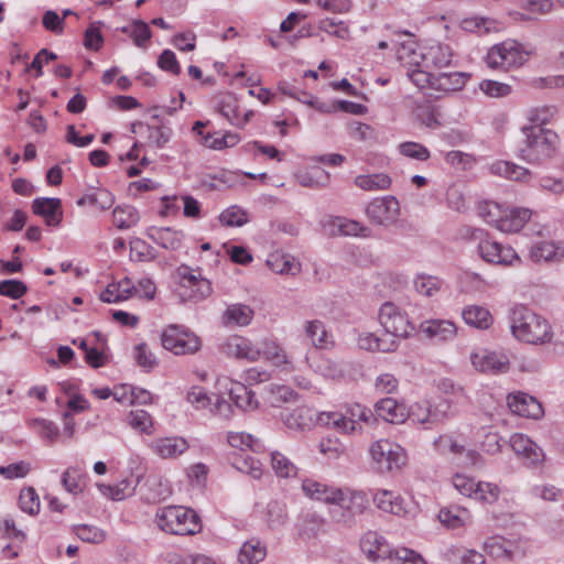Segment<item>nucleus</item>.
<instances>
[{
	"label": "nucleus",
	"instance_id": "f257e3e1",
	"mask_svg": "<svg viewBox=\"0 0 564 564\" xmlns=\"http://www.w3.org/2000/svg\"><path fill=\"white\" fill-rule=\"evenodd\" d=\"M512 335L531 345L550 343L553 337L550 323L524 305H516L509 314Z\"/></svg>",
	"mask_w": 564,
	"mask_h": 564
},
{
	"label": "nucleus",
	"instance_id": "f03ea898",
	"mask_svg": "<svg viewBox=\"0 0 564 564\" xmlns=\"http://www.w3.org/2000/svg\"><path fill=\"white\" fill-rule=\"evenodd\" d=\"M525 140L520 147V156L533 164H541L551 160L558 144V135L543 127H527L523 128Z\"/></svg>",
	"mask_w": 564,
	"mask_h": 564
},
{
	"label": "nucleus",
	"instance_id": "7ed1b4c3",
	"mask_svg": "<svg viewBox=\"0 0 564 564\" xmlns=\"http://www.w3.org/2000/svg\"><path fill=\"white\" fill-rule=\"evenodd\" d=\"M336 500L329 509V517L338 525L352 528L368 508V496L365 491L349 488H340L336 490Z\"/></svg>",
	"mask_w": 564,
	"mask_h": 564
},
{
	"label": "nucleus",
	"instance_id": "20e7f679",
	"mask_svg": "<svg viewBox=\"0 0 564 564\" xmlns=\"http://www.w3.org/2000/svg\"><path fill=\"white\" fill-rule=\"evenodd\" d=\"M158 527L175 535H192L200 531V520L193 509L169 506L156 511Z\"/></svg>",
	"mask_w": 564,
	"mask_h": 564
},
{
	"label": "nucleus",
	"instance_id": "39448f33",
	"mask_svg": "<svg viewBox=\"0 0 564 564\" xmlns=\"http://www.w3.org/2000/svg\"><path fill=\"white\" fill-rule=\"evenodd\" d=\"M162 346L176 356L192 355L200 349V339L183 325L171 324L161 335Z\"/></svg>",
	"mask_w": 564,
	"mask_h": 564
},
{
	"label": "nucleus",
	"instance_id": "423d86ee",
	"mask_svg": "<svg viewBox=\"0 0 564 564\" xmlns=\"http://www.w3.org/2000/svg\"><path fill=\"white\" fill-rule=\"evenodd\" d=\"M529 53L514 40H507L489 48L486 64L491 69H508L522 65Z\"/></svg>",
	"mask_w": 564,
	"mask_h": 564
},
{
	"label": "nucleus",
	"instance_id": "0eeeda50",
	"mask_svg": "<svg viewBox=\"0 0 564 564\" xmlns=\"http://www.w3.org/2000/svg\"><path fill=\"white\" fill-rule=\"evenodd\" d=\"M318 420L321 423L336 427L345 433L356 432L360 427V422L370 424L376 421L372 411L360 404H355L347 409L346 414L338 412L322 413Z\"/></svg>",
	"mask_w": 564,
	"mask_h": 564
},
{
	"label": "nucleus",
	"instance_id": "6e6552de",
	"mask_svg": "<svg viewBox=\"0 0 564 564\" xmlns=\"http://www.w3.org/2000/svg\"><path fill=\"white\" fill-rule=\"evenodd\" d=\"M370 455L381 473L399 470L406 464L405 451L388 440H379L370 446Z\"/></svg>",
	"mask_w": 564,
	"mask_h": 564
},
{
	"label": "nucleus",
	"instance_id": "1a4fd4ad",
	"mask_svg": "<svg viewBox=\"0 0 564 564\" xmlns=\"http://www.w3.org/2000/svg\"><path fill=\"white\" fill-rule=\"evenodd\" d=\"M379 322L384 332L393 337L408 338L415 329L408 314L392 302L381 305Z\"/></svg>",
	"mask_w": 564,
	"mask_h": 564
},
{
	"label": "nucleus",
	"instance_id": "9d476101",
	"mask_svg": "<svg viewBox=\"0 0 564 564\" xmlns=\"http://www.w3.org/2000/svg\"><path fill=\"white\" fill-rule=\"evenodd\" d=\"M177 275L181 279V286L189 292L184 294L195 302L202 301L212 294V283L200 274V269H193L187 264L177 268Z\"/></svg>",
	"mask_w": 564,
	"mask_h": 564
},
{
	"label": "nucleus",
	"instance_id": "9b49d317",
	"mask_svg": "<svg viewBox=\"0 0 564 564\" xmlns=\"http://www.w3.org/2000/svg\"><path fill=\"white\" fill-rule=\"evenodd\" d=\"M365 213L372 223L388 227L398 220L400 204L394 196L379 197L367 205Z\"/></svg>",
	"mask_w": 564,
	"mask_h": 564
},
{
	"label": "nucleus",
	"instance_id": "f8f14e48",
	"mask_svg": "<svg viewBox=\"0 0 564 564\" xmlns=\"http://www.w3.org/2000/svg\"><path fill=\"white\" fill-rule=\"evenodd\" d=\"M478 232L480 234L478 252L486 262L492 264L510 265L513 261H519L518 254L511 247L503 246L488 237L482 238L481 230H478Z\"/></svg>",
	"mask_w": 564,
	"mask_h": 564
},
{
	"label": "nucleus",
	"instance_id": "ddd939ff",
	"mask_svg": "<svg viewBox=\"0 0 564 564\" xmlns=\"http://www.w3.org/2000/svg\"><path fill=\"white\" fill-rule=\"evenodd\" d=\"M507 404L510 411L519 416L539 420L544 414L540 401L525 392L509 393Z\"/></svg>",
	"mask_w": 564,
	"mask_h": 564
},
{
	"label": "nucleus",
	"instance_id": "4468645a",
	"mask_svg": "<svg viewBox=\"0 0 564 564\" xmlns=\"http://www.w3.org/2000/svg\"><path fill=\"white\" fill-rule=\"evenodd\" d=\"M474 368L480 372L503 373L509 370V358L505 354L478 350L470 356Z\"/></svg>",
	"mask_w": 564,
	"mask_h": 564
},
{
	"label": "nucleus",
	"instance_id": "2eb2a0df",
	"mask_svg": "<svg viewBox=\"0 0 564 564\" xmlns=\"http://www.w3.org/2000/svg\"><path fill=\"white\" fill-rule=\"evenodd\" d=\"M151 452L162 459H174L184 454L188 448V442L181 436L159 437L148 444Z\"/></svg>",
	"mask_w": 564,
	"mask_h": 564
},
{
	"label": "nucleus",
	"instance_id": "dca6fc26",
	"mask_svg": "<svg viewBox=\"0 0 564 564\" xmlns=\"http://www.w3.org/2000/svg\"><path fill=\"white\" fill-rule=\"evenodd\" d=\"M360 549L371 562L388 560L392 550L386 539L376 531H368L362 535Z\"/></svg>",
	"mask_w": 564,
	"mask_h": 564
},
{
	"label": "nucleus",
	"instance_id": "f3484780",
	"mask_svg": "<svg viewBox=\"0 0 564 564\" xmlns=\"http://www.w3.org/2000/svg\"><path fill=\"white\" fill-rule=\"evenodd\" d=\"M32 212L44 218L50 227H57L63 219L62 202L54 197H37L32 203Z\"/></svg>",
	"mask_w": 564,
	"mask_h": 564
},
{
	"label": "nucleus",
	"instance_id": "a211bd4d",
	"mask_svg": "<svg viewBox=\"0 0 564 564\" xmlns=\"http://www.w3.org/2000/svg\"><path fill=\"white\" fill-rule=\"evenodd\" d=\"M434 446L436 451L443 455L452 454L454 456H459L465 454L466 462L464 465L475 467L480 460V455L473 449L466 451L464 445L458 444L451 435L444 434L438 436L434 441Z\"/></svg>",
	"mask_w": 564,
	"mask_h": 564
},
{
	"label": "nucleus",
	"instance_id": "6ab92c4d",
	"mask_svg": "<svg viewBox=\"0 0 564 564\" xmlns=\"http://www.w3.org/2000/svg\"><path fill=\"white\" fill-rule=\"evenodd\" d=\"M147 236L166 250H178L182 246L184 234L181 230H175L171 227H149Z\"/></svg>",
	"mask_w": 564,
	"mask_h": 564
},
{
	"label": "nucleus",
	"instance_id": "aec40b11",
	"mask_svg": "<svg viewBox=\"0 0 564 564\" xmlns=\"http://www.w3.org/2000/svg\"><path fill=\"white\" fill-rule=\"evenodd\" d=\"M224 351L228 356L249 361H256L260 358L259 347H254L249 339L240 336L228 338L224 345Z\"/></svg>",
	"mask_w": 564,
	"mask_h": 564
},
{
	"label": "nucleus",
	"instance_id": "412c9836",
	"mask_svg": "<svg viewBox=\"0 0 564 564\" xmlns=\"http://www.w3.org/2000/svg\"><path fill=\"white\" fill-rule=\"evenodd\" d=\"M420 329L427 338L436 341L451 340L456 335L455 324L446 319H431L422 322Z\"/></svg>",
	"mask_w": 564,
	"mask_h": 564
},
{
	"label": "nucleus",
	"instance_id": "4be33fe9",
	"mask_svg": "<svg viewBox=\"0 0 564 564\" xmlns=\"http://www.w3.org/2000/svg\"><path fill=\"white\" fill-rule=\"evenodd\" d=\"M531 217V210L528 208H511L502 210L497 229L502 232H518L523 228Z\"/></svg>",
	"mask_w": 564,
	"mask_h": 564
},
{
	"label": "nucleus",
	"instance_id": "5701e85b",
	"mask_svg": "<svg viewBox=\"0 0 564 564\" xmlns=\"http://www.w3.org/2000/svg\"><path fill=\"white\" fill-rule=\"evenodd\" d=\"M470 75L463 72H449L435 74L433 89L452 93L464 88Z\"/></svg>",
	"mask_w": 564,
	"mask_h": 564
},
{
	"label": "nucleus",
	"instance_id": "b1692460",
	"mask_svg": "<svg viewBox=\"0 0 564 564\" xmlns=\"http://www.w3.org/2000/svg\"><path fill=\"white\" fill-rule=\"evenodd\" d=\"M411 67L406 70V76L417 88H432L435 79V74L431 68H425L423 62L419 58L415 52H412Z\"/></svg>",
	"mask_w": 564,
	"mask_h": 564
},
{
	"label": "nucleus",
	"instance_id": "393cba45",
	"mask_svg": "<svg viewBox=\"0 0 564 564\" xmlns=\"http://www.w3.org/2000/svg\"><path fill=\"white\" fill-rule=\"evenodd\" d=\"M376 411L384 421L391 423H402L408 416V410L404 404H400L392 398H384L376 403Z\"/></svg>",
	"mask_w": 564,
	"mask_h": 564
},
{
	"label": "nucleus",
	"instance_id": "a878e982",
	"mask_svg": "<svg viewBox=\"0 0 564 564\" xmlns=\"http://www.w3.org/2000/svg\"><path fill=\"white\" fill-rule=\"evenodd\" d=\"M373 502L383 512L401 516L405 512L404 500L400 495L390 490H378L373 495Z\"/></svg>",
	"mask_w": 564,
	"mask_h": 564
},
{
	"label": "nucleus",
	"instance_id": "bb28decb",
	"mask_svg": "<svg viewBox=\"0 0 564 564\" xmlns=\"http://www.w3.org/2000/svg\"><path fill=\"white\" fill-rule=\"evenodd\" d=\"M425 68L441 69L452 62V52L447 45L431 46L425 54H417Z\"/></svg>",
	"mask_w": 564,
	"mask_h": 564
},
{
	"label": "nucleus",
	"instance_id": "cd10ccee",
	"mask_svg": "<svg viewBox=\"0 0 564 564\" xmlns=\"http://www.w3.org/2000/svg\"><path fill=\"white\" fill-rule=\"evenodd\" d=\"M267 556V546L257 538L246 541L239 550L238 562L240 564H258Z\"/></svg>",
	"mask_w": 564,
	"mask_h": 564
},
{
	"label": "nucleus",
	"instance_id": "c85d7f7f",
	"mask_svg": "<svg viewBox=\"0 0 564 564\" xmlns=\"http://www.w3.org/2000/svg\"><path fill=\"white\" fill-rule=\"evenodd\" d=\"M302 489L307 497L333 505L337 496L336 490L339 488L329 487L314 479H305L302 482Z\"/></svg>",
	"mask_w": 564,
	"mask_h": 564
},
{
	"label": "nucleus",
	"instance_id": "c756f323",
	"mask_svg": "<svg viewBox=\"0 0 564 564\" xmlns=\"http://www.w3.org/2000/svg\"><path fill=\"white\" fill-rule=\"evenodd\" d=\"M462 316L467 325L478 329H487L494 322L490 312L480 305L466 306L462 312Z\"/></svg>",
	"mask_w": 564,
	"mask_h": 564
},
{
	"label": "nucleus",
	"instance_id": "7c9ffc66",
	"mask_svg": "<svg viewBox=\"0 0 564 564\" xmlns=\"http://www.w3.org/2000/svg\"><path fill=\"white\" fill-rule=\"evenodd\" d=\"M533 261H558L564 257V247L553 241H540L534 243L530 250Z\"/></svg>",
	"mask_w": 564,
	"mask_h": 564
},
{
	"label": "nucleus",
	"instance_id": "2f4dec72",
	"mask_svg": "<svg viewBox=\"0 0 564 564\" xmlns=\"http://www.w3.org/2000/svg\"><path fill=\"white\" fill-rule=\"evenodd\" d=\"M484 549L491 557L513 560L514 544L500 535L488 538L484 543Z\"/></svg>",
	"mask_w": 564,
	"mask_h": 564
},
{
	"label": "nucleus",
	"instance_id": "473e14b6",
	"mask_svg": "<svg viewBox=\"0 0 564 564\" xmlns=\"http://www.w3.org/2000/svg\"><path fill=\"white\" fill-rule=\"evenodd\" d=\"M229 395L235 405L242 411H252L258 408L254 392L243 383H235L229 390Z\"/></svg>",
	"mask_w": 564,
	"mask_h": 564
},
{
	"label": "nucleus",
	"instance_id": "72a5a7b5",
	"mask_svg": "<svg viewBox=\"0 0 564 564\" xmlns=\"http://www.w3.org/2000/svg\"><path fill=\"white\" fill-rule=\"evenodd\" d=\"M253 316V311L245 304H232L227 307L223 315L225 325H248Z\"/></svg>",
	"mask_w": 564,
	"mask_h": 564
},
{
	"label": "nucleus",
	"instance_id": "f704fd0d",
	"mask_svg": "<svg viewBox=\"0 0 564 564\" xmlns=\"http://www.w3.org/2000/svg\"><path fill=\"white\" fill-rule=\"evenodd\" d=\"M354 183L364 191H383L391 186V177L386 173L358 175Z\"/></svg>",
	"mask_w": 564,
	"mask_h": 564
},
{
	"label": "nucleus",
	"instance_id": "c9c22d12",
	"mask_svg": "<svg viewBox=\"0 0 564 564\" xmlns=\"http://www.w3.org/2000/svg\"><path fill=\"white\" fill-rule=\"evenodd\" d=\"M267 265L278 274H295V271L299 270V263L295 262L293 257L279 252L269 254Z\"/></svg>",
	"mask_w": 564,
	"mask_h": 564
},
{
	"label": "nucleus",
	"instance_id": "e433bc0d",
	"mask_svg": "<svg viewBox=\"0 0 564 564\" xmlns=\"http://www.w3.org/2000/svg\"><path fill=\"white\" fill-rule=\"evenodd\" d=\"M491 170L494 173L500 176L518 182H525L531 176V173L528 169L507 161L496 162L492 164Z\"/></svg>",
	"mask_w": 564,
	"mask_h": 564
},
{
	"label": "nucleus",
	"instance_id": "4c0bfd02",
	"mask_svg": "<svg viewBox=\"0 0 564 564\" xmlns=\"http://www.w3.org/2000/svg\"><path fill=\"white\" fill-rule=\"evenodd\" d=\"M139 220V212L133 206H117L112 212V221L118 229L131 228L137 225Z\"/></svg>",
	"mask_w": 564,
	"mask_h": 564
},
{
	"label": "nucleus",
	"instance_id": "58836bf2",
	"mask_svg": "<svg viewBox=\"0 0 564 564\" xmlns=\"http://www.w3.org/2000/svg\"><path fill=\"white\" fill-rule=\"evenodd\" d=\"M115 202V198L112 194L105 189V188H98L93 193H87L83 195L80 198L77 199L78 206H95L98 207L101 210L108 209L112 206Z\"/></svg>",
	"mask_w": 564,
	"mask_h": 564
},
{
	"label": "nucleus",
	"instance_id": "ea45409f",
	"mask_svg": "<svg viewBox=\"0 0 564 564\" xmlns=\"http://www.w3.org/2000/svg\"><path fill=\"white\" fill-rule=\"evenodd\" d=\"M358 345L360 348L366 350H379L383 352L394 351L398 347L397 340L392 339L390 341H387L382 338H379L373 333L361 334L358 338Z\"/></svg>",
	"mask_w": 564,
	"mask_h": 564
},
{
	"label": "nucleus",
	"instance_id": "a19ab883",
	"mask_svg": "<svg viewBox=\"0 0 564 564\" xmlns=\"http://www.w3.org/2000/svg\"><path fill=\"white\" fill-rule=\"evenodd\" d=\"M219 113L225 117L231 124L240 127V116L237 99L231 94L221 96L217 102Z\"/></svg>",
	"mask_w": 564,
	"mask_h": 564
},
{
	"label": "nucleus",
	"instance_id": "79ce46f5",
	"mask_svg": "<svg viewBox=\"0 0 564 564\" xmlns=\"http://www.w3.org/2000/svg\"><path fill=\"white\" fill-rule=\"evenodd\" d=\"M62 485L68 492H82L86 486V475L79 467H69L62 475Z\"/></svg>",
	"mask_w": 564,
	"mask_h": 564
},
{
	"label": "nucleus",
	"instance_id": "37998d69",
	"mask_svg": "<svg viewBox=\"0 0 564 564\" xmlns=\"http://www.w3.org/2000/svg\"><path fill=\"white\" fill-rule=\"evenodd\" d=\"M271 466L278 477L290 478L297 475L295 464L278 451L271 453Z\"/></svg>",
	"mask_w": 564,
	"mask_h": 564
},
{
	"label": "nucleus",
	"instance_id": "c03bdc74",
	"mask_svg": "<svg viewBox=\"0 0 564 564\" xmlns=\"http://www.w3.org/2000/svg\"><path fill=\"white\" fill-rule=\"evenodd\" d=\"M232 466L245 474L250 475L254 479L262 476V464L260 460L248 454H239L234 457Z\"/></svg>",
	"mask_w": 564,
	"mask_h": 564
},
{
	"label": "nucleus",
	"instance_id": "a18cd8bd",
	"mask_svg": "<svg viewBox=\"0 0 564 564\" xmlns=\"http://www.w3.org/2000/svg\"><path fill=\"white\" fill-rule=\"evenodd\" d=\"M306 337L316 348H324L328 344V333L323 322L318 319L310 321L305 326Z\"/></svg>",
	"mask_w": 564,
	"mask_h": 564
},
{
	"label": "nucleus",
	"instance_id": "49530a36",
	"mask_svg": "<svg viewBox=\"0 0 564 564\" xmlns=\"http://www.w3.org/2000/svg\"><path fill=\"white\" fill-rule=\"evenodd\" d=\"M324 524L325 520L321 516L314 512H308L303 516L301 523L299 524V533L307 539L314 538L319 531H322Z\"/></svg>",
	"mask_w": 564,
	"mask_h": 564
},
{
	"label": "nucleus",
	"instance_id": "de8ad7c7",
	"mask_svg": "<svg viewBox=\"0 0 564 564\" xmlns=\"http://www.w3.org/2000/svg\"><path fill=\"white\" fill-rule=\"evenodd\" d=\"M227 441L231 447L239 448L241 451L249 448L253 452H259L263 447L259 440L254 438L251 434L243 432H229Z\"/></svg>",
	"mask_w": 564,
	"mask_h": 564
},
{
	"label": "nucleus",
	"instance_id": "09e8293b",
	"mask_svg": "<svg viewBox=\"0 0 564 564\" xmlns=\"http://www.w3.org/2000/svg\"><path fill=\"white\" fill-rule=\"evenodd\" d=\"M260 357L263 356L267 360L273 362L275 366L286 364V355L281 346L273 340H263L259 347Z\"/></svg>",
	"mask_w": 564,
	"mask_h": 564
},
{
	"label": "nucleus",
	"instance_id": "8fccbe9b",
	"mask_svg": "<svg viewBox=\"0 0 564 564\" xmlns=\"http://www.w3.org/2000/svg\"><path fill=\"white\" fill-rule=\"evenodd\" d=\"M442 280L434 275L419 274L414 280L415 290L425 296H433L442 288Z\"/></svg>",
	"mask_w": 564,
	"mask_h": 564
},
{
	"label": "nucleus",
	"instance_id": "3c124183",
	"mask_svg": "<svg viewBox=\"0 0 564 564\" xmlns=\"http://www.w3.org/2000/svg\"><path fill=\"white\" fill-rule=\"evenodd\" d=\"M128 424L134 429L138 430L141 433L151 434L152 433V417L151 415L144 411V410H133L129 413L127 417Z\"/></svg>",
	"mask_w": 564,
	"mask_h": 564
},
{
	"label": "nucleus",
	"instance_id": "603ef678",
	"mask_svg": "<svg viewBox=\"0 0 564 564\" xmlns=\"http://www.w3.org/2000/svg\"><path fill=\"white\" fill-rule=\"evenodd\" d=\"M334 226H336L339 234L344 236L368 237L370 235V229L368 227L351 219L336 218Z\"/></svg>",
	"mask_w": 564,
	"mask_h": 564
},
{
	"label": "nucleus",
	"instance_id": "864d4df0",
	"mask_svg": "<svg viewBox=\"0 0 564 564\" xmlns=\"http://www.w3.org/2000/svg\"><path fill=\"white\" fill-rule=\"evenodd\" d=\"M388 561L390 564H425L419 553L408 547L392 549Z\"/></svg>",
	"mask_w": 564,
	"mask_h": 564
},
{
	"label": "nucleus",
	"instance_id": "5fc2aeb1",
	"mask_svg": "<svg viewBox=\"0 0 564 564\" xmlns=\"http://www.w3.org/2000/svg\"><path fill=\"white\" fill-rule=\"evenodd\" d=\"M19 505L23 512L36 514L40 511V498L33 487H25L20 491Z\"/></svg>",
	"mask_w": 564,
	"mask_h": 564
},
{
	"label": "nucleus",
	"instance_id": "6e6d98bb",
	"mask_svg": "<svg viewBox=\"0 0 564 564\" xmlns=\"http://www.w3.org/2000/svg\"><path fill=\"white\" fill-rule=\"evenodd\" d=\"M430 425L444 422L452 415V404L447 399H440L433 405L427 403Z\"/></svg>",
	"mask_w": 564,
	"mask_h": 564
},
{
	"label": "nucleus",
	"instance_id": "4d7b16f0",
	"mask_svg": "<svg viewBox=\"0 0 564 564\" xmlns=\"http://www.w3.org/2000/svg\"><path fill=\"white\" fill-rule=\"evenodd\" d=\"M219 221L228 227H240L248 221L247 213L238 206H230L221 212L219 215Z\"/></svg>",
	"mask_w": 564,
	"mask_h": 564
},
{
	"label": "nucleus",
	"instance_id": "13d9d810",
	"mask_svg": "<svg viewBox=\"0 0 564 564\" xmlns=\"http://www.w3.org/2000/svg\"><path fill=\"white\" fill-rule=\"evenodd\" d=\"M399 152L410 159L427 161L431 156L430 150L421 143L406 141L399 145Z\"/></svg>",
	"mask_w": 564,
	"mask_h": 564
},
{
	"label": "nucleus",
	"instance_id": "bf43d9fd",
	"mask_svg": "<svg viewBox=\"0 0 564 564\" xmlns=\"http://www.w3.org/2000/svg\"><path fill=\"white\" fill-rule=\"evenodd\" d=\"M74 531L82 541L88 543H101L106 538L105 532L95 525L78 524Z\"/></svg>",
	"mask_w": 564,
	"mask_h": 564
},
{
	"label": "nucleus",
	"instance_id": "052dcab7",
	"mask_svg": "<svg viewBox=\"0 0 564 564\" xmlns=\"http://www.w3.org/2000/svg\"><path fill=\"white\" fill-rule=\"evenodd\" d=\"M479 88L485 95L492 98H501L511 94L510 85L491 79H484L479 84Z\"/></svg>",
	"mask_w": 564,
	"mask_h": 564
},
{
	"label": "nucleus",
	"instance_id": "680f3d73",
	"mask_svg": "<svg viewBox=\"0 0 564 564\" xmlns=\"http://www.w3.org/2000/svg\"><path fill=\"white\" fill-rule=\"evenodd\" d=\"M28 292V286L20 280H3L0 282V295L13 300L22 297Z\"/></svg>",
	"mask_w": 564,
	"mask_h": 564
},
{
	"label": "nucleus",
	"instance_id": "e2e57ef3",
	"mask_svg": "<svg viewBox=\"0 0 564 564\" xmlns=\"http://www.w3.org/2000/svg\"><path fill=\"white\" fill-rule=\"evenodd\" d=\"M502 210L497 203L485 202L478 205V215L490 225H494L496 228L501 218Z\"/></svg>",
	"mask_w": 564,
	"mask_h": 564
},
{
	"label": "nucleus",
	"instance_id": "0e129e2a",
	"mask_svg": "<svg viewBox=\"0 0 564 564\" xmlns=\"http://www.w3.org/2000/svg\"><path fill=\"white\" fill-rule=\"evenodd\" d=\"M555 113V108L552 106L535 107L528 110V120L533 123L532 127H542L546 124Z\"/></svg>",
	"mask_w": 564,
	"mask_h": 564
},
{
	"label": "nucleus",
	"instance_id": "69168bd1",
	"mask_svg": "<svg viewBox=\"0 0 564 564\" xmlns=\"http://www.w3.org/2000/svg\"><path fill=\"white\" fill-rule=\"evenodd\" d=\"M499 488L491 482H477L475 499L486 503H494L499 498Z\"/></svg>",
	"mask_w": 564,
	"mask_h": 564
},
{
	"label": "nucleus",
	"instance_id": "338daca9",
	"mask_svg": "<svg viewBox=\"0 0 564 564\" xmlns=\"http://www.w3.org/2000/svg\"><path fill=\"white\" fill-rule=\"evenodd\" d=\"M130 36L133 39L138 47H145L147 42L151 39L152 32L149 25L142 20H134L132 22V30Z\"/></svg>",
	"mask_w": 564,
	"mask_h": 564
},
{
	"label": "nucleus",
	"instance_id": "774afa93",
	"mask_svg": "<svg viewBox=\"0 0 564 564\" xmlns=\"http://www.w3.org/2000/svg\"><path fill=\"white\" fill-rule=\"evenodd\" d=\"M318 29L343 40L349 36L348 28L341 21H336L334 19L326 18L321 20L318 22Z\"/></svg>",
	"mask_w": 564,
	"mask_h": 564
}]
</instances>
